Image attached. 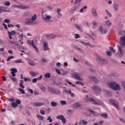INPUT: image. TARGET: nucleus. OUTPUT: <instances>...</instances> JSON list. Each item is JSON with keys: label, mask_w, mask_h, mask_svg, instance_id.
Returning <instances> with one entry per match:
<instances>
[{"label": "nucleus", "mask_w": 125, "mask_h": 125, "mask_svg": "<svg viewBox=\"0 0 125 125\" xmlns=\"http://www.w3.org/2000/svg\"><path fill=\"white\" fill-rule=\"evenodd\" d=\"M29 64L30 66H35V65H36V64L32 62H29Z\"/></svg>", "instance_id": "338daca9"}, {"label": "nucleus", "mask_w": 125, "mask_h": 125, "mask_svg": "<svg viewBox=\"0 0 125 125\" xmlns=\"http://www.w3.org/2000/svg\"><path fill=\"white\" fill-rule=\"evenodd\" d=\"M103 60V58H101L100 56H98L97 58V62L100 65H102V61Z\"/></svg>", "instance_id": "4468645a"}, {"label": "nucleus", "mask_w": 125, "mask_h": 125, "mask_svg": "<svg viewBox=\"0 0 125 125\" xmlns=\"http://www.w3.org/2000/svg\"><path fill=\"white\" fill-rule=\"evenodd\" d=\"M41 61L42 62H43V63H45L46 62V61H47V60H46V59L44 58H42L41 59Z\"/></svg>", "instance_id": "4d7b16f0"}, {"label": "nucleus", "mask_w": 125, "mask_h": 125, "mask_svg": "<svg viewBox=\"0 0 125 125\" xmlns=\"http://www.w3.org/2000/svg\"><path fill=\"white\" fill-rule=\"evenodd\" d=\"M92 14L93 16H94V17H98V14H97V11H96V9H92Z\"/></svg>", "instance_id": "f3484780"}, {"label": "nucleus", "mask_w": 125, "mask_h": 125, "mask_svg": "<svg viewBox=\"0 0 125 125\" xmlns=\"http://www.w3.org/2000/svg\"><path fill=\"white\" fill-rule=\"evenodd\" d=\"M120 45L118 46V54L120 57L125 55V36H121L119 40Z\"/></svg>", "instance_id": "f257e3e1"}, {"label": "nucleus", "mask_w": 125, "mask_h": 125, "mask_svg": "<svg viewBox=\"0 0 125 125\" xmlns=\"http://www.w3.org/2000/svg\"><path fill=\"white\" fill-rule=\"evenodd\" d=\"M4 22H5V23H9L10 22V20L7 19H5Z\"/></svg>", "instance_id": "e2e57ef3"}, {"label": "nucleus", "mask_w": 125, "mask_h": 125, "mask_svg": "<svg viewBox=\"0 0 125 125\" xmlns=\"http://www.w3.org/2000/svg\"><path fill=\"white\" fill-rule=\"evenodd\" d=\"M124 24L122 23H120L118 26V29L119 30L121 29H123L124 28Z\"/></svg>", "instance_id": "c85d7f7f"}, {"label": "nucleus", "mask_w": 125, "mask_h": 125, "mask_svg": "<svg viewBox=\"0 0 125 125\" xmlns=\"http://www.w3.org/2000/svg\"><path fill=\"white\" fill-rule=\"evenodd\" d=\"M106 55H107V56H109V57H111V56H112V52H111V51H106Z\"/></svg>", "instance_id": "c9c22d12"}, {"label": "nucleus", "mask_w": 125, "mask_h": 125, "mask_svg": "<svg viewBox=\"0 0 125 125\" xmlns=\"http://www.w3.org/2000/svg\"><path fill=\"white\" fill-rule=\"evenodd\" d=\"M24 82H30L31 81V79L30 78H24Z\"/></svg>", "instance_id": "774afa93"}, {"label": "nucleus", "mask_w": 125, "mask_h": 125, "mask_svg": "<svg viewBox=\"0 0 125 125\" xmlns=\"http://www.w3.org/2000/svg\"><path fill=\"white\" fill-rule=\"evenodd\" d=\"M29 73H30L31 76H32V77H37V75H39L38 72H35L33 70H31Z\"/></svg>", "instance_id": "aec40b11"}, {"label": "nucleus", "mask_w": 125, "mask_h": 125, "mask_svg": "<svg viewBox=\"0 0 125 125\" xmlns=\"http://www.w3.org/2000/svg\"><path fill=\"white\" fill-rule=\"evenodd\" d=\"M108 63V60L106 59H104L103 58V61H102V64H107Z\"/></svg>", "instance_id": "37998d69"}, {"label": "nucleus", "mask_w": 125, "mask_h": 125, "mask_svg": "<svg viewBox=\"0 0 125 125\" xmlns=\"http://www.w3.org/2000/svg\"><path fill=\"white\" fill-rule=\"evenodd\" d=\"M109 50H110L111 52H113V53H116V50L114 49V48L113 47H109Z\"/></svg>", "instance_id": "58836bf2"}, {"label": "nucleus", "mask_w": 125, "mask_h": 125, "mask_svg": "<svg viewBox=\"0 0 125 125\" xmlns=\"http://www.w3.org/2000/svg\"><path fill=\"white\" fill-rule=\"evenodd\" d=\"M99 32H100V33H101V34L105 35L107 34L108 30L105 28L103 27L102 26H101L99 27Z\"/></svg>", "instance_id": "6e6552de"}, {"label": "nucleus", "mask_w": 125, "mask_h": 125, "mask_svg": "<svg viewBox=\"0 0 125 125\" xmlns=\"http://www.w3.org/2000/svg\"><path fill=\"white\" fill-rule=\"evenodd\" d=\"M105 24L106 25V26H108V27H111V26H112V22H111L109 21H105Z\"/></svg>", "instance_id": "7c9ffc66"}, {"label": "nucleus", "mask_w": 125, "mask_h": 125, "mask_svg": "<svg viewBox=\"0 0 125 125\" xmlns=\"http://www.w3.org/2000/svg\"><path fill=\"white\" fill-rule=\"evenodd\" d=\"M43 48H44V50L45 51H46V50H48V49H49V48H48V43H47V42H44L43 43Z\"/></svg>", "instance_id": "6ab92c4d"}, {"label": "nucleus", "mask_w": 125, "mask_h": 125, "mask_svg": "<svg viewBox=\"0 0 125 125\" xmlns=\"http://www.w3.org/2000/svg\"><path fill=\"white\" fill-rule=\"evenodd\" d=\"M11 43H12V44H14V45H15L17 47H19V48L22 47V46L21 45H20V44L18 43V42H11Z\"/></svg>", "instance_id": "b1692460"}, {"label": "nucleus", "mask_w": 125, "mask_h": 125, "mask_svg": "<svg viewBox=\"0 0 125 125\" xmlns=\"http://www.w3.org/2000/svg\"><path fill=\"white\" fill-rule=\"evenodd\" d=\"M53 94H57L59 95V94H61V92H60L59 90L55 89Z\"/></svg>", "instance_id": "cd10ccee"}, {"label": "nucleus", "mask_w": 125, "mask_h": 125, "mask_svg": "<svg viewBox=\"0 0 125 125\" xmlns=\"http://www.w3.org/2000/svg\"><path fill=\"white\" fill-rule=\"evenodd\" d=\"M91 35H89V37H90V38H91L92 39V37H94V32H93V31H91L90 32Z\"/></svg>", "instance_id": "680f3d73"}, {"label": "nucleus", "mask_w": 125, "mask_h": 125, "mask_svg": "<svg viewBox=\"0 0 125 125\" xmlns=\"http://www.w3.org/2000/svg\"><path fill=\"white\" fill-rule=\"evenodd\" d=\"M72 76L76 80H79V81H83V78L81 77V74H80V73L75 72L72 75Z\"/></svg>", "instance_id": "1a4fd4ad"}, {"label": "nucleus", "mask_w": 125, "mask_h": 125, "mask_svg": "<svg viewBox=\"0 0 125 125\" xmlns=\"http://www.w3.org/2000/svg\"><path fill=\"white\" fill-rule=\"evenodd\" d=\"M99 116L104 118V119H108V113H104L99 114Z\"/></svg>", "instance_id": "412c9836"}, {"label": "nucleus", "mask_w": 125, "mask_h": 125, "mask_svg": "<svg viewBox=\"0 0 125 125\" xmlns=\"http://www.w3.org/2000/svg\"><path fill=\"white\" fill-rule=\"evenodd\" d=\"M51 105L52 107H56V106H57V103L56 102L53 101L51 103Z\"/></svg>", "instance_id": "2f4dec72"}, {"label": "nucleus", "mask_w": 125, "mask_h": 125, "mask_svg": "<svg viewBox=\"0 0 125 125\" xmlns=\"http://www.w3.org/2000/svg\"><path fill=\"white\" fill-rule=\"evenodd\" d=\"M55 89L53 88H52L51 87H48V91H49V92H50V93H52V94H54Z\"/></svg>", "instance_id": "bb28decb"}, {"label": "nucleus", "mask_w": 125, "mask_h": 125, "mask_svg": "<svg viewBox=\"0 0 125 125\" xmlns=\"http://www.w3.org/2000/svg\"><path fill=\"white\" fill-rule=\"evenodd\" d=\"M69 94L71 95V97H75V94L72 92V91H71L70 93H69Z\"/></svg>", "instance_id": "69168bd1"}, {"label": "nucleus", "mask_w": 125, "mask_h": 125, "mask_svg": "<svg viewBox=\"0 0 125 125\" xmlns=\"http://www.w3.org/2000/svg\"><path fill=\"white\" fill-rule=\"evenodd\" d=\"M83 100L84 101V102L86 103L91 102L92 104H94V105H99L102 106L104 105V104H103V102H102L101 101H96L92 98H88V96H87L86 97L84 98Z\"/></svg>", "instance_id": "f03ea898"}, {"label": "nucleus", "mask_w": 125, "mask_h": 125, "mask_svg": "<svg viewBox=\"0 0 125 125\" xmlns=\"http://www.w3.org/2000/svg\"><path fill=\"white\" fill-rule=\"evenodd\" d=\"M112 80L113 81H117V76H116V75L112 76Z\"/></svg>", "instance_id": "0e129e2a"}, {"label": "nucleus", "mask_w": 125, "mask_h": 125, "mask_svg": "<svg viewBox=\"0 0 125 125\" xmlns=\"http://www.w3.org/2000/svg\"><path fill=\"white\" fill-rule=\"evenodd\" d=\"M38 19V17H37V15L35 14L34 16H32L31 18H28L26 19L25 21V24L27 25H35L37 24V21L36 20Z\"/></svg>", "instance_id": "20e7f679"}, {"label": "nucleus", "mask_w": 125, "mask_h": 125, "mask_svg": "<svg viewBox=\"0 0 125 125\" xmlns=\"http://www.w3.org/2000/svg\"><path fill=\"white\" fill-rule=\"evenodd\" d=\"M114 8L115 10H116V11H118V10H119V4L115 3L114 4Z\"/></svg>", "instance_id": "c756f323"}, {"label": "nucleus", "mask_w": 125, "mask_h": 125, "mask_svg": "<svg viewBox=\"0 0 125 125\" xmlns=\"http://www.w3.org/2000/svg\"><path fill=\"white\" fill-rule=\"evenodd\" d=\"M62 75L63 76H66V75H67V71L64 70V69H62L61 70Z\"/></svg>", "instance_id": "c03bdc74"}, {"label": "nucleus", "mask_w": 125, "mask_h": 125, "mask_svg": "<svg viewBox=\"0 0 125 125\" xmlns=\"http://www.w3.org/2000/svg\"><path fill=\"white\" fill-rule=\"evenodd\" d=\"M76 84H81V85H82V86H83V85H84V84L82 82H81L80 81H78L76 83Z\"/></svg>", "instance_id": "de8ad7c7"}, {"label": "nucleus", "mask_w": 125, "mask_h": 125, "mask_svg": "<svg viewBox=\"0 0 125 125\" xmlns=\"http://www.w3.org/2000/svg\"><path fill=\"white\" fill-rule=\"evenodd\" d=\"M105 12L106 13L107 15H108V16H109L110 17V18H111V17H112V14H111L109 12V11H108V10H106Z\"/></svg>", "instance_id": "49530a36"}, {"label": "nucleus", "mask_w": 125, "mask_h": 125, "mask_svg": "<svg viewBox=\"0 0 125 125\" xmlns=\"http://www.w3.org/2000/svg\"><path fill=\"white\" fill-rule=\"evenodd\" d=\"M27 43L29 45H31V46H33V48H34V49H35L36 51H37V52H39V49L38 48V47L35 43L34 40L31 41L29 40H27Z\"/></svg>", "instance_id": "39448f33"}, {"label": "nucleus", "mask_w": 125, "mask_h": 125, "mask_svg": "<svg viewBox=\"0 0 125 125\" xmlns=\"http://www.w3.org/2000/svg\"><path fill=\"white\" fill-rule=\"evenodd\" d=\"M82 42L83 44L84 45H85L86 46H90V47H92L93 46V45H91V44H90V43L89 42L86 43L83 42Z\"/></svg>", "instance_id": "a878e982"}, {"label": "nucleus", "mask_w": 125, "mask_h": 125, "mask_svg": "<svg viewBox=\"0 0 125 125\" xmlns=\"http://www.w3.org/2000/svg\"><path fill=\"white\" fill-rule=\"evenodd\" d=\"M62 123H63V124H65V123H67V120H66V119L64 117L62 119Z\"/></svg>", "instance_id": "13d9d810"}, {"label": "nucleus", "mask_w": 125, "mask_h": 125, "mask_svg": "<svg viewBox=\"0 0 125 125\" xmlns=\"http://www.w3.org/2000/svg\"><path fill=\"white\" fill-rule=\"evenodd\" d=\"M92 89L96 93H100V92H102L103 91L102 89H101L99 86L96 85H94L92 86Z\"/></svg>", "instance_id": "423d86ee"}, {"label": "nucleus", "mask_w": 125, "mask_h": 125, "mask_svg": "<svg viewBox=\"0 0 125 125\" xmlns=\"http://www.w3.org/2000/svg\"><path fill=\"white\" fill-rule=\"evenodd\" d=\"M38 86H39L40 88H41V90H42L43 92H45V91H46V88H45V86L42 85V84L39 83Z\"/></svg>", "instance_id": "ddd939ff"}, {"label": "nucleus", "mask_w": 125, "mask_h": 125, "mask_svg": "<svg viewBox=\"0 0 125 125\" xmlns=\"http://www.w3.org/2000/svg\"><path fill=\"white\" fill-rule=\"evenodd\" d=\"M37 117L39 120H41V121H43V117L41 115H37Z\"/></svg>", "instance_id": "5fc2aeb1"}, {"label": "nucleus", "mask_w": 125, "mask_h": 125, "mask_svg": "<svg viewBox=\"0 0 125 125\" xmlns=\"http://www.w3.org/2000/svg\"><path fill=\"white\" fill-rule=\"evenodd\" d=\"M74 38L75 39H80V36L78 34H75L74 35Z\"/></svg>", "instance_id": "864d4df0"}, {"label": "nucleus", "mask_w": 125, "mask_h": 125, "mask_svg": "<svg viewBox=\"0 0 125 125\" xmlns=\"http://www.w3.org/2000/svg\"><path fill=\"white\" fill-rule=\"evenodd\" d=\"M15 63H24V62H23V60L21 59L20 60L16 61Z\"/></svg>", "instance_id": "79ce46f5"}, {"label": "nucleus", "mask_w": 125, "mask_h": 125, "mask_svg": "<svg viewBox=\"0 0 125 125\" xmlns=\"http://www.w3.org/2000/svg\"><path fill=\"white\" fill-rule=\"evenodd\" d=\"M73 107L74 109H78L82 107V104H81V103L77 102L73 104Z\"/></svg>", "instance_id": "9d476101"}, {"label": "nucleus", "mask_w": 125, "mask_h": 125, "mask_svg": "<svg viewBox=\"0 0 125 125\" xmlns=\"http://www.w3.org/2000/svg\"><path fill=\"white\" fill-rule=\"evenodd\" d=\"M64 117L62 115H58L57 116V119H58L59 120H62V119Z\"/></svg>", "instance_id": "3c124183"}, {"label": "nucleus", "mask_w": 125, "mask_h": 125, "mask_svg": "<svg viewBox=\"0 0 125 125\" xmlns=\"http://www.w3.org/2000/svg\"><path fill=\"white\" fill-rule=\"evenodd\" d=\"M56 38V35L54 34H49L47 35L46 39L47 40H54V39H55Z\"/></svg>", "instance_id": "9b49d317"}, {"label": "nucleus", "mask_w": 125, "mask_h": 125, "mask_svg": "<svg viewBox=\"0 0 125 125\" xmlns=\"http://www.w3.org/2000/svg\"><path fill=\"white\" fill-rule=\"evenodd\" d=\"M107 84L113 90H116V91L121 90V85L117 82L109 81L107 83Z\"/></svg>", "instance_id": "7ed1b4c3"}, {"label": "nucleus", "mask_w": 125, "mask_h": 125, "mask_svg": "<svg viewBox=\"0 0 125 125\" xmlns=\"http://www.w3.org/2000/svg\"><path fill=\"white\" fill-rule=\"evenodd\" d=\"M8 36H13L16 34L15 31H11V32L8 31Z\"/></svg>", "instance_id": "473e14b6"}, {"label": "nucleus", "mask_w": 125, "mask_h": 125, "mask_svg": "<svg viewBox=\"0 0 125 125\" xmlns=\"http://www.w3.org/2000/svg\"><path fill=\"white\" fill-rule=\"evenodd\" d=\"M30 7L29 6H24L23 5H19L18 8L20 9H28Z\"/></svg>", "instance_id": "a211bd4d"}, {"label": "nucleus", "mask_w": 125, "mask_h": 125, "mask_svg": "<svg viewBox=\"0 0 125 125\" xmlns=\"http://www.w3.org/2000/svg\"><path fill=\"white\" fill-rule=\"evenodd\" d=\"M80 125H87V121H86L85 120L83 119L81 120L79 123Z\"/></svg>", "instance_id": "4be33fe9"}, {"label": "nucleus", "mask_w": 125, "mask_h": 125, "mask_svg": "<svg viewBox=\"0 0 125 125\" xmlns=\"http://www.w3.org/2000/svg\"><path fill=\"white\" fill-rule=\"evenodd\" d=\"M10 2L8 1H6L4 2V5H5V6H10Z\"/></svg>", "instance_id": "72a5a7b5"}, {"label": "nucleus", "mask_w": 125, "mask_h": 125, "mask_svg": "<svg viewBox=\"0 0 125 125\" xmlns=\"http://www.w3.org/2000/svg\"><path fill=\"white\" fill-rule=\"evenodd\" d=\"M67 114H68L69 116H72V115H73V111L70 109H68L67 110Z\"/></svg>", "instance_id": "4c0bfd02"}, {"label": "nucleus", "mask_w": 125, "mask_h": 125, "mask_svg": "<svg viewBox=\"0 0 125 125\" xmlns=\"http://www.w3.org/2000/svg\"><path fill=\"white\" fill-rule=\"evenodd\" d=\"M89 80H91V81H93L95 83H98V79L95 76H88Z\"/></svg>", "instance_id": "f8f14e48"}, {"label": "nucleus", "mask_w": 125, "mask_h": 125, "mask_svg": "<svg viewBox=\"0 0 125 125\" xmlns=\"http://www.w3.org/2000/svg\"><path fill=\"white\" fill-rule=\"evenodd\" d=\"M56 72H57L58 75H61V71L60 70H59V69H56Z\"/></svg>", "instance_id": "6e6d98bb"}, {"label": "nucleus", "mask_w": 125, "mask_h": 125, "mask_svg": "<svg viewBox=\"0 0 125 125\" xmlns=\"http://www.w3.org/2000/svg\"><path fill=\"white\" fill-rule=\"evenodd\" d=\"M12 106L13 107V108H17V107L18 106V104H17L15 102H13L12 103Z\"/></svg>", "instance_id": "e433bc0d"}, {"label": "nucleus", "mask_w": 125, "mask_h": 125, "mask_svg": "<svg viewBox=\"0 0 125 125\" xmlns=\"http://www.w3.org/2000/svg\"><path fill=\"white\" fill-rule=\"evenodd\" d=\"M103 91H104V93H106V94H109L110 93V91H109L106 89H104Z\"/></svg>", "instance_id": "bf43d9fd"}, {"label": "nucleus", "mask_w": 125, "mask_h": 125, "mask_svg": "<svg viewBox=\"0 0 125 125\" xmlns=\"http://www.w3.org/2000/svg\"><path fill=\"white\" fill-rule=\"evenodd\" d=\"M71 91H72V90H71V89H69L68 90H63V92H65L66 93H68V94H70Z\"/></svg>", "instance_id": "a19ab883"}, {"label": "nucleus", "mask_w": 125, "mask_h": 125, "mask_svg": "<svg viewBox=\"0 0 125 125\" xmlns=\"http://www.w3.org/2000/svg\"><path fill=\"white\" fill-rule=\"evenodd\" d=\"M19 91L21 92V93H22V94H25V91L24 90V89H22L21 88H20L19 89Z\"/></svg>", "instance_id": "8fccbe9b"}, {"label": "nucleus", "mask_w": 125, "mask_h": 125, "mask_svg": "<svg viewBox=\"0 0 125 125\" xmlns=\"http://www.w3.org/2000/svg\"><path fill=\"white\" fill-rule=\"evenodd\" d=\"M109 101L110 103H111V104H112L116 107V109L120 110V106H119V103H118V102L113 99L110 100Z\"/></svg>", "instance_id": "0eeeda50"}, {"label": "nucleus", "mask_w": 125, "mask_h": 125, "mask_svg": "<svg viewBox=\"0 0 125 125\" xmlns=\"http://www.w3.org/2000/svg\"><path fill=\"white\" fill-rule=\"evenodd\" d=\"M86 8H87V6H85L83 7V8H82L80 10V12L81 13H83V10L86 9Z\"/></svg>", "instance_id": "ea45409f"}, {"label": "nucleus", "mask_w": 125, "mask_h": 125, "mask_svg": "<svg viewBox=\"0 0 125 125\" xmlns=\"http://www.w3.org/2000/svg\"><path fill=\"white\" fill-rule=\"evenodd\" d=\"M44 77L46 79L50 78L51 77V74L50 73H47L46 74H44Z\"/></svg>", "instance_id": "f704fd0d"}, {"label": "nucleus", "mask_w": 125, "mask_h": 125, "mask_svg": "<svg viewBox=\"0 0 125 125\" xmlns=\"http://www.w3.org/2000/svg\"><path fill=\"white\" fill-rule=\"evenodd\" d=\"M98 27V23H97V21H93V29H96V28Z\"/></svg>", "instance_id": "393cba45"}, {"label": "nucleus", "mask_w": 125, "mask_h": 125, "mask_svg": "<svg viewBox=\"0 0 125 125\" xmlns=\"http://www.w3.org/2000/svg\"><path fill=\"white\" fill-rule=\"evenodd\" d=\"M38 79L37 78H34L32 80V82L33 83H37V82H38Z\"/></svg>", "instance_id": "052dcab7"}, {"label": "nucleus", "mask_w": 125, "mask_h": 125, "mask_svg": "<svg viewBox=\"0 0 125 125\" xmlns=\"http://www.w3.org/2000/svg\"><path fill=\"white\" fill-rule=\"evenodd\" d=\"M44 21H48V20H50L51 19V16L47 15V14L45 15V18H43Z\"/></svg>", "instance_id": "5701e85b"}, {"label": "nucleus", "mask_w": 125, "mask_h": 125, "mask_svg": "<svg viewBox=\"0 0 125 125\" xmlns=\"http://www.w3.org/2000/svg\"><path fill=\"white\" fill-rule=\"evenodd\" d=\"M11 71V74H12L13 77H15L16 76V74H15L16 73H17L18 71L17 70V69L16 68H11L10 69Z\"/></svg>", "instance_id": "2eb2a0df"}, {"label": "nucleus", "mask_w": 125, "mask_h": 125, "mask_svg": "<svg viewBox=\"0 0 125 125\" xmlns=\"http://www.w3.org/2000/svg\"><path fill=\"white\" fill-rule=\"evenodd\" d=\"M13 58H14V57L12 56L8 57L7 59V61L8 62L10 61V60L13 59Z\"/></svg>", "instance_id": "a18cd8bd"}, {"label": "nucleus", "mask_w": 125, "mask_h": 125, "mask_svg": "<svg viewBox=\"0 0 125 125\" xmlns=\"http://www.w3.org/2000/svg\"><path fill=\"white\" fill-rule=\"evenodd\" d=\"M33 105L36 107H42V106H43V105H44V103L40 102L34 103Z\"/></svg>", "instance_id": "dca6fc26"}, {"label": "nucleus", "mask_w": 125, "mask_h": 125, "mask_svg": "<svg viewBox=\"0 0 125 125\" xmlns=\"http://www.w3.org/2000/svg\"><path fill=\"white\" fill-rule=\"evenodd\" d=\"M61 105H66L67 104V102L65 101H61Z\"/></svg>", "instance_id": "09e8293b"}, {"label": "nucleus", "mask_w": 125, "mask_h": 125, "mask_svg": "<svg viewBox=\"0 0 125 125\" xmlns=\"http://www.w3.org/2000/svg\"><path fill=\"white\" fill-rule=\"evenodd\" d=\"M3 8V6H0V13H2V12H4V9Z\"/></svg>", "instance_id": "603ef678"}]
</instances>
